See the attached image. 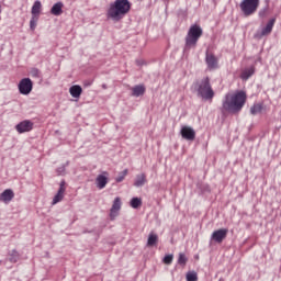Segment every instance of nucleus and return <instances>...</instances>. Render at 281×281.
Instances as JSON below:
<instances>
[{"mask_svg":"<svg viewBox=\"0 0 281 281\" xmlns=\"http://www.w3.org/2000/svg\"><path fill=\"white\" fill-rule=\"evenodd\" d=\"M247 101V94L245 91H237L235 93H227L223 101L224 111H228V113H238L245 106V102Z\"/></svg>","mask_w":281,"mask_h":281,"instance_id":"nucleus-1","label":"nucleus"},{"mask_svg":"<svg viewBox=\"0 0 281 281\" xmlns=\"http://www.w3.org/2000/svg\"><path fill=\"white\" fill-rule=\"evenodd\" d=\"M131 12V2L128 0H115L106 11V16L114 23H120L127 13Z\"/></svg>","mask_w":281,"mask_h":281,"instance_id":"nucleus-2","label":"nucleus"},{"mask_svg":"<svg viewBox=\"0 0 281 281\" xmlns=\"http://www.w3.org/2000/svg\"><path fill=\"white\" fill-rule=\"evenodd\" d=\"M194 90L198 93V98L212 102L214 100V89L210 82V77H204L200 81L193 83Z\"/></svg>","mask_w":281,"mask_h":281,"instance_id":"nucleus-3","label":"nucleus"},{"mask_svg":"<svg viewBox=\"0 0 281 281\" xmlns=\"http://www.w3.org/2000/svg\"><path fill=\"white\" fill-rule=\"evenodd\" d=\"M201 36H203V29H201L198 24L191 25L186 36L184 49H192L196 47Z\"/></svg>","mask_w":281,"mask_h":281,"instance_id":"nucleus-4","label":"nucleus"},{"mask_svg":"<svg viewBox=\"0 0 281 281\" xmlns=\"http://www.w3.org/2000/svg\"><path fill=\"white\" fill-rule=\"evenodd\" d=\"M260 5V0H243L239 4V8L244 15L251 16L258 12Z\"/></svg>","mask_w":281,"mask_h":281,"instance_id":"nucleus-5","label":"nucleus"},{"mask_svg":"<svg viewBox=\"0 0 281 281\" xmlns=\"http://www.w3.org/2000/svg\"><path fill=\"white\" fill-rule=\"evenodd\" d=\"M18 87H19V91L22 95H30V93H32L34 83H32V79L24 78L20 81Z\"/></svg>","mask_w":281,"mask_h":281,"instance_id":"nucleus-6","label":"nucleus"},{"mask_svg":"<svg viewBox=\"0 0 281 281\" xmlns=\"http://www.w3.org/2000/svg\"><path fill=\"white\" fill-rule=\"evenodd\" d=\"M205 64L210 71H215V69H218V58L206 50L205 53Z\"/></svg>","mask_w":281,"mask_h":281,"instance_id":"nucleus-7","label":"nucleus"},{"mask_svg":"<svg viewBox=\"0 0 281 281\" xmlns=\"http://www.w3.org/2000/svg\"><path fill=\"white\" fill-rule=\"evenodd\" d=\"M180 135L183 139H187L188 142H194V139L196 138V132L194 131V128L188 125H183L181 127Z\"/></svg>","mask_w":281,"mask_h":281,"instance_id":"nucleus-8","label":"nucleus"},{"mask_svg":"<svg viewBox=\"0 0 281 281\" xmlns=\"http://www.w3.org/2000/svg\"><path fill=\"white\" fill-rule=\"evenodd\" d=\"M273 25H276V18L270 19L266 26H263L261 31L257 32L256 37L262 38L263 36H269V34L273 32Z\"/></svg>","mask_w":281,"mask_h":281,"instance_id":"nucleus-9","label":"nucleus"},{"mask_svg":"<svg viewBox=\"0 0 281 281\" xmlns=\"http://www.w3.org/2000/svg\"><path fill=\"white\" fill-rule=\"evenodd\" d=\"M228 232L227 228L214 231L211 235V240H214V243H223V240L227 238Z\"/></svg>","mask_w":281,"mask_h":281,"instance_id":"nucleus-10","label":"nucleus"},{"mask_svg":"<svg viewBox=\"0 0 281 281\" xmlns=\"http://www.w3.org/2000/svg\"><path fill=\"white\" fill-rule=\"evenodd\" d=\"M122 210V200L120 198H115L110 210V218L111 221H115L117 213Z\"/></svg>","mask_w":281,"mask_h":281,"instance_id":"nucleus-11","label":"nucleus"},{"mask_svg":"<svg viewBox=\"0 0 281 281\" xmlns=\"http://www.w3.org/2000/svg\"><path fill=\"white\" fill-rule=\"evenodd\" d=\"M34 128V123H32L31 121H22L20 122L16 126H15V131H18V133L22 134V133H30V131H32Z\"/></svg>","mask_w":281,"mask_h":281,"instance_id":"nucleus-12","label":"nucleus"},{"mask_svg":"<svg viewBox=\"0 0 281 281\" xmlns=\"http://www.w3.org/2000/svg\"><path fill=\"white\" fill-rule=\"evenodd\" d=\"M14 199V191L12 189H7L0 194V201L3 203H10Z\"/></svg>","mask_w":281,"mask_h":281,"instance_id":"nucleus-13","label":"nucleus"},{"mask_svg":"<svg viewBox=\"0 0 281 281\" xmlns=\"http://www.w3.org/2000/svg\"><path fill=\"white\" fill-rule=\"evenodd\" d=\"M95 183L99 190H104V188H106V183H109V178L104 175H99L95 179Z\"/></svg>","mask_w":281,"mask_h":281,"instance_id":"nucleus-14","label":"nucleus"},{"mask_svg":"<svg viewBox=\"0 0 281 281\" xmlns=\"http://www.w3.org/2000/svg\"><path fill=\"white\" fill-rule=\"evenodd\" d=\"M69 93L72 98H80L82 95V87L75 85L69 88Z\"/></svg>","mask_w":281,"mask_h":281,"instance_id":"nucleus-15","label":"nucleus"},{"mask_svg":"<svg viewBox=\"0 0 281 281\" xmlns=\"http://www.w3.org/2000/svg\"><path fill=\"white\" fill-rule=\"evenodd\" d=\"M145 184H146V173L137 175L134 181L135 188H142Z\"/></svg>","mask_w":281,"mask_h":281,"instance_id":"nucleus-16","label":"nucleus"},{"mask_svg":"<svg viewBox=\"0 0 281 281\" xmlns=\"http://www.w3.org/2000/svg\"><path fill=\"white\" fill-rule=\"evenodd\" d=\"M144 93H146V88L142 85L135 86L132 89V95L134 98H139V95H144Z\"/></svg>","mask_w":281,"mask_h":281,"instance_id":"nucleus-17","label":"nucleus"},{"mask_svg":"<svg viewBox=\"0 0 281 281\" xmlns=\"http://www.w3.org/2000/svg\"><path fill=\"white\" fill-rule=\"evenodd\" d=\"M50 13L54 14V16H60V14H63V2L55 3L50 9Z\"/></svg>","mask_w":281,"mask_h":281,"instance_id":"nucleus-18","label":"nucleus"},{"mask_svg":"<svg viewBox=\"0 0 281 281\" xmlns=\"http://www.w3.org/2000/svg\"><path fill=\"white\" fill-rule=\"evenodd\" d=\"M254 74H256V68L254 67L246 68L243 70L240 78L241 80H249L250 76H252Z\"/></svg>","mask_w":281,"mask_h":281,"instance_id":"nucleus-19","label":"nucleus"},{"mask_svg":"<svg viewBox=\"0 0 281 281\" xmlns=\"http://www.w3.org/2000/svg\"><path fill=\"white\" fill-rule=\"evenodd\" d=\"M43 8V4L41 3V1H35L32 10H31V14L32 16H38V14H41V9Z\"/></svg>","mask_w":281,"mask_h":281,"instance_id":"nucleus-20","label":"nucleus"},{"mask_svg":"<svg viewBox=\"0 0 281 281\" xmlns=\"http://www.w3.org/2000/svg\"><path fill=\"white\" fill-rule=\"evenodd\" d=\"M63 199H65V191H63V189H58V192L54 196L52 204L56 205V203H60V201H63Z\"/></svg>","mask_w":281,"mask_h":281,"instance_id":"nucleus-21","label":"nucleus"},{"mask_svg":"<svg viewBox=\"0 0 281 281\" xmlns=\"http://www.w3.org/2000/svg\"><path fill=\"white\" fill-rule=\"evenodd\" d=\"M157 240H159V237L156 234L150 233L147 239V247L157 245Z\"/></svg>","mask_w":281,"mask_h":281,"instance_id":"nucleus-22","label":"nucleus"},{"mask_svg":"<svg viewBox=\"0 0 281 281\" xmlns=\"http://www.w3.org/2000/svg\"><path fill=\"white\" fill-rule=\"evenodd\" d=\"M261 112H262V105L260 103L254 104L250 108L251 115H258V113H261Z\"/></svg>","mask_w":281,"mask_h":281,"instance_id":"nucleus-23","label":"nucleus"},{"mask_svg":"<svg viewBox=\"0 0 281 281\" xmlns=\"http://www.w3.org/2000/svg\"><path fill=\"white\" fill-rule=\"evenodd\" d=\"M142 206V199L139 198H133L131 200V207H133L134 210H137V207Z\"/></svg>","mask_w":281,"mask_h":281,"instance_id":"nucleus-24","label":"nucleus"},{"mask_svg":"<svg viewBox=\"0 0 281 281\" xmlns=\"http://www.w3.org/2000/svg\"><path fill=\"white\" fill-rule=\"evenodd\" d=\"M187 263H188V257H186V254L180 252L178 257V265L186 267Z\"/></svg>","mask_w":281,"mask_h":281,"instance_id":"nucleus-25","label":"nucleus"},{"mask_svg":"<svg viewBox=\"0 0 281 281\" xmlns=\"http://www.w3.org/2000/svg\"><path fill=\"white\" fill-rule=\"evenodd\" d=\"M126 175H128V169H125L122 172H120L115 179L116 183H122V181H124V179L126 178Z\"/></svg>","mask_w":281,"mask_h":281,"instance_id":"nucleus-26","label":"nucleus"},{"mask_svg":"<svg viewBox=\"0 0 281 281\" xmlns=\"http://www.w3.org/2000/svg\"><path fill=\"white\" fill-rule=\"evenodd\" d=\"M187 281H199V276L195 271H189L187 273Z\"/></svg>","mask_w":281,"mask_h":281,"instance_id":"nucleus-27","label":"nucleus"},{"mask_svg":"<svg viewBox=\"0 0 281 281\" xmlns=\"http://www.w3.org/2000/svg\"><path fill=\"white\" fill-rule=\"evenodd\" d=\"M38 23V16L32 15V19L30 21V29L34 32L36 30V25Z\"/></svg>","mask_w":281,"mask_h":281,"instance_id":"nucleus-28","label":"nucleus"},{"mask_svg":"<svg viewBox=\"0 0 281 281\" xmlns=\"http://www.w3.org/2000/svg\"><path fill=\"white\" fill-rule=\"evenodd\" d=\"M9 260L10 262H19V252L16 250H12Z\"/></svg>","mask_w":281,"mask_h":281,"instance_id":"nucleus-29","label":"nucleus"},{"mask_svg":"<svg viewBox=\"0 0 281 281\" xmlns=\"http://www.w3.org/2000/svg\"><path fill=\"white\" fill-rule=\"evenodd\" d=\"M172 260H175V256L173 255H167L164 257L162 262L165 265H172Z\"/></svg>","mask_w":281,"mask_h":281,"instance_id":"nucleus-30","label":"nucleus"},{"mask_svg":"<svg viewBox=\"0 0 281 281\" xmlns=\"http://www.w3.org/2000/svg\"><path fill=\"white\" fill-rule=\"evenodd\" d=\"M269 10V7L267 5L266 8H263L261 11H259V16H265V14H267V11Z\"/></svg>","mask_w":281,"mask_h":281,"instance_id":"nucleus-31","label":"nucleus"},{"mask_svg":"<svg viewBox=\"0 0 281 281\" xmlns=\"http://www.w3.org/2000/svg\"><path fill=\"white\" fill-rule=\"evenodd\" d=\"M57 175H65V166L57 168Z\"/></svg>","mask_w":281,"mask_h":281,"instance_id":"nucleus-32","label":"nucleus"},{"mask_svg":"<svg viewBox=\"0 0 281 281\" xmlns=\"http://www.w3.org/2000/svg\"><path fill=\"white\" fill-rule=\"evenodd\" d=\"M59 190H63V192H65V180H63L59 184Z\"/></svg>","mask_w":281,"mask_h":281,"instance_id":"nucleus-33","label":"nucleus"},{"mask_svg":"<svg viewBox=\"0 0 281 281\" xmlns=\"http://www.w3.org/2000/svg\"><path fill=\"white\" fill-rule=\"evenodd\" d=\"M145 64V61L143 60V59H137L136 60V65L138 66V67H142V65H144Z\"/></svg>","mask_w":281,"mask_h":281,"instance_id":"nucleus-34","label":"nucleus"},{"mask_svg":"<svg viewBox=\"0 0 281 281\" xmlns=\"http://www.w3.org/2000/svg\"><path fill=\"white\" fill-rule=\"evenodd\" d=\"M33 74H34V75L38 74V70H33Z\"/></svg>","mask_w":281,"mask_h":281,"instance_id":"nucleus-35","label":"nucleus"}]
</instances>
